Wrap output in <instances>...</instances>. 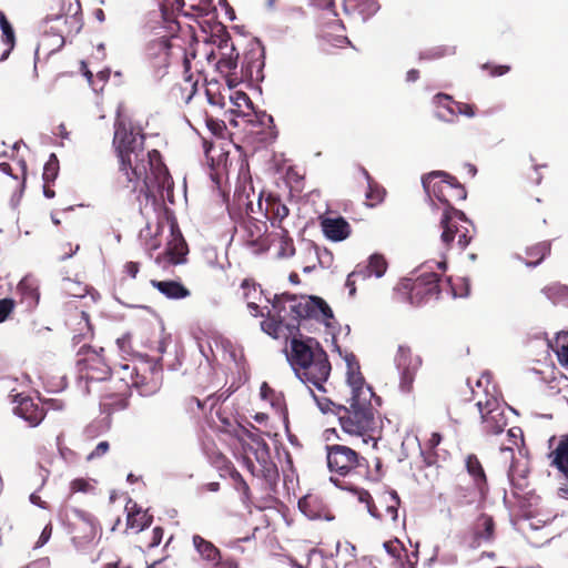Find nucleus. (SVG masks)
Returning <instances> with one entry per match:
<instances>
[{"instance_id": "f257e3e1", "label": "nucleus", "mask_w": 568, "mask_h": 568, "mask_svg": "<svg viewBox=\"0 0 568 568\" xmlns=\"http://www.w3.org/2000/svg\"><path fill=\"white\" fill-rule=\"evenodd\" d=\"M145 134L123 119L114 123L113 145L119 161L115 187L136 194L140 207L153 205L156 193L161 196L172 190L173 181L161 153L153 149L145 152Z\"/></svg>"}, {"instance_id": "f03ea898", "label": "nucleus", "mask_w": 568, "mask_h": 568, "mask_svg": "<svg viewBox=\"0 0 568 568\" xmlns=\"http://www.w3.org/2000/svg\"><path fill=\"white\" fill-rule=\"evenodd\" d=\"M163 33L158 32L144 47V61L155 80H162L175 65L183 68V83H180L178 97L189 103L197 91L199 75L192 73V60L196 58L195 51H189L186 40L180 34L179 21L163 26Z\"/></svg>"}, {"instance_id": "7ed1b4c3", "label": "nucleus", "mask_w": 568, "mask_h": 568, "mask_svg": "<svg viewBox=\"0 0 568 568\" xmlns=\"http://www.w3.org/2000/svg\"><path fill=\"white\" fill-rule=\"evenodd\" d=\"M144 348L154 352L156 356L150 358L145 353L139 364L132 367L129 364L123 365L122 374L119 376L118 392L103 397L104 406L112 410L126 408L131 387L136 388L142 396L153 395L161 388L163 382L162 354L165 352L166 344L161 336H158L153 339L148 338Z\"/></svg>"}, {"instance_id": "20e7f679", "label": "nucleus", "mask_w": 568, "mask_h": 568, "mask_svg": "<svg viewBox=\"0 0 568 568\" xmlns=\"http://www.w3.org/2000/svg\"><path fill=\"white\" fill-rule=\"evenodd\" d=\"M272 307L275 315L264 320L261 323V327L274 338L281 336L284 326L290 331H298L301 321L316 320L327 327L332 326V321H334L332 308L318 296H302L297 298L295 295L284 293L275 295Z\"/></svg>"}, {"instance_id": "39448f33", "label": "nucleus", "mask_w": 568, "mask_h": 568, "mask_svg": "<svg viewBox=\"0 0 568 568\" xmlns=\"http://www.w3.org/2000/svg\"><path fill=\"white\" fill-rule=\"evenodd\" d=\"M287 361L297 378L308 388L326 392L324 384L331 375L332 365L317 339L301 334L298 337L294 336L290 342Z\"/></svg>"}, {"instance_id": "423d86ee", "label": "nucleus", "mask_w": 568, "mask_h": 568, "mask_svg": "<svg viewBox=\"0 0 568 568\" xmlns=\"http://www.w3.org/2000/svg\"><path fill=\"white\" fill-rule=\"evenodd\" d=\"M335 415L343 432L362 437L365 444L373 442V446H377L379 429L371 399H349V406H337Z\"/></svg>"}, {"instance_id": "0eeeda50", "label": "nucleus", "mask_w": 568, "mask_h": 568, "mask_svg": "<svg viewBox=\"0 0 568 568\" xmlns=\"http://www.w3.org/2000/svg\"><path fill=\"white\" fill-rule=\"evenodd\" d=\"M486 383V387L480 393L478 389H473V397L476 399V406L480 413L484 430L488 435L501 434L507 426V417L505 410L498 398L490 394L488 384L490 383L489 376L483 375L477 381V388H480Z\"/></svg>"}, {"instance_id": "6e6552de", "label": "nucleus", "mask_w": 568, "mask_h": 568, "mask_svg": "<svg viewBox=\"0 0 568 568\" xmlns=\"http://www.w3.org/2000/svg\"><path fill=\"white\" fill-rule=\"evenodd\" d=\"M422 183L428 197L445 204V209L454 206V203L467 196L465 186L445 171H432L423 175Z\"/></svg>"}, {"instance_id": "1a4fd4ad", "label": "nucleus", "mask_w": 568, "mask_h": 568, "mask_svg": "<svg viewBox=\"0 0 568 568\" xmlns=\"http://www.w3.org/2000/svg\"><path fill=\"white\" fill-rule=\"evenodd\" d=\"M331 480L341 489H346L356 494L358 500L366 504L367 510L373 517L379 520L397 521L400 499L396 491L383 493L378 497L377 504H375L368 490L358 488L354 485H348L337 478L332 477Z\"/></svg>"}, {"instance_id": "9d476101", "label": "nucleus", "mask_w": 568, "mask_h": 568, "mask_svg": "<svg viewBox=\"0 0 568 568\" xmlns=\"http://www.w3.org/2000/svg\"><path fill=\"white\" fill-rule=\"evenodd\" d=\"M327 467L331 473L339 476L358 474L368 467L367 460L355 449L341 444L326 446Z\"/></svg>"}, {"instance_id": "9b49d317", "label": "nucleus", "mask_w": 568, "mask_h": 568, "mask_svg": "<svg viewBox=\"0 0 568 568\" xmlns=\"http://www.w3.org/2000/svg\"><path fill=\"white\" fill-rule=\"evenodd\" d=\"M465 467L473 480V489L458 486L456 489L458 506L470 505L475 501L470 497L471 494H476L479 500H485L489 494V484L486 471L479 458L475 454L467 455L465 459Z\"/></svg>"}, {"instance_id": "f8f14e48", "label": "nucleus", "mask_w": 568, "mask_h": 568, "mask_svg": "<svg viewBox=\"0 0 568 568\" xmlns=\"http://www.w3.org/2000/svg\"><path fill=\"white\" fill-rule=\"evenodd\" d=\"M244 463L247 470L254 477L263 479L268 489H275L280 474L276 464L271 458L266 443H257L256 448L253 450V457L247 453L244 457Z\"/></svg>"}, {"instance_id": "ddd939ff", "label": "nucleus", "mask_w": 568, "mask_h": 568, "mask_svg": "<svg viewBox=\"0 0 568 568\" xmlns=\"http://www.w3.org/2000/svg\"><path fill=\"white\" fill-rule=\"evenodd\" d=\"M440 276L436 273H425L414 281L404 284L407 290L408 301L412 305L420 306L430 301L438 300L440 290Z\"/></svg>"}, {"instance_id": "4468645a", "label": "nucleus", "mask_w": 568, "mask_h": 568, "mask_svg": "<svg viewBox=\"0 0 568 568\" xmlns=\"http://www.w3.org/2000/svg\"><path fill=\"white\" fill-rule=\"evenodd\" d=\"M397 368L400 371L399 388L402 392L409 393L413 389V384L417 371L422 365L419 356L414 355L412 349L407 346L400 345L395 357Z\"/></svg>"}, {"instance_id": "2eb2a0df", "label": "nucleus", "mask_w": 568, "mask_h": 568, "mask_svg": "<svg viewBox=\"0 0 568 568\" xmlns=\"http://www.w3.org/2000/svg\"><path fill=\"white\" fill-rule=\"evenodd\" d=\"M497 537V526L493 516L481 513L471 524L468 531V545L476 549L493 544Z\"/></svg>"}, {"instance_id": "dca6fc26", "label": "nucleus", "mask_w": 568, "mask_h": 568, "mask_svg": "<svg viewBox=\"0 0 568 568\" xmlns=\"http://www.w3.org/2000/svg\"><path fill=\"white\" fill-rule=\"evenodd\" d=\"M264 48L257 41H250L241 61V78L248 81L263 79Z\"/></svg>"}, {"instance_id": "f3484780", "label": "nucleus", "mask_w": 568, "mask_h": 568, "mask_svg": "<svg viewBox=\"0 0 568 568\" xmlns=\"http://www.w3.org/2000/svg\"><path fill=\"white\" fill-rule=\"evenodd\" d=\"M374 559L378 568H404L408 561V554L403 542L394 538L385 541L382 548L376 550Z\"/></svg>"}, {"instance_id": "a211bd4d", "label": "nucleus", "mask_w": 568, "mask_h": 568, "mask_svg": "<svg viewBox=\"0 0 568 568\" xmlns=\"http://www.w3.org/2000/svg\"><path fill=\"white\" fill-rule=\"evenodd\" d=\"M347 372L346 382L351 387L349 399H362L363 402L372 399L373 390L366 384L364 376L361 373V366L356 356L351 354L346 356Z\"/></svg>"}, {"instance_id": "6ab92c4d", "label": "nucleus", "mask_w": 568, "mask_h": 568, "mask_svg": "<svg viewBox=\"0 0 568 568\" xmlns=\"http://www.w3.org/2000/svg\"><path fill=\"white\" fill-rule=\"evenodd\" d=\"M465 224L471 225V222L466 217L463 211L457 210L454 206L444 209L440 219V226L443 229L440 239L445 246H453L457 233L463 229V226H465Z\"/></svg>"}, {"instance_id": "aec40b11", "label": "nucleus", "mask_w": 568, "mask_h": 568, "mask_svg": "<svg viewBox=\"0 0 568 568\" xmlns=\"http://www.w3.org/2000/svg\"><path fill=\"white\" fill-rule=\"evenodd\" d=\"M217 50L220 58L216 61V69L221 73L236 75L240 53L236 50L234 43L232 42L231 36L227 32H224L222 36L219 37Z\"/></svg>"}, {"instance_id": "412c9836", "label": "nucleus", "mask_w": 568, "mask_h": 568, "mask_svg": "<svg viewBox=\"0 0 568 568\" xmlns=\"http://www.w3.org/2000/svg\"><path fill=\"white\" fill-rule=\"evenodd\" d=\"M298 509L311 520L332 521L335 519L329 506L316 494H307L302 497L298 500Z\"/></svg>"}, {"instance_id": "4be33fe9", "label": "nucleus", "mask_w": 568, "mask_h": 568, "mask_svg": "<svg viewBox=\"0 0 568 568\" xmlns=\"http://www.w3.org/2000/svg\"><path fill=\"white\" fill-rule=\"evenodd\" d=\"M82 372L83 377L87 381L99 382L109 379V383L112 384L111 388L118 389L119 387V376H114L104 359L98 355H93L92 357H89L84 361V367Z\"/></svg>"}, {"instance_id": "5701e85b", "label": "nucleus", "mask_w": 568, "mask_h": 568, "mask_svg": "<svg viewBox=\"0 0 568 568\" xmlns=\"http://www.w3.org/2000/svg\"><path fill=\"white\" fill-rule=\"evenodd\" d=\"M234 202L240 210L245 211L247 219H258L257 215L264 216L263 193L255 194L253 187H250L248 191L245 187L236 190Z\"/></svg>"}, {"instance_id": "b1692460", "label": "nucleus", "mask_w": 568, "mask_h": 568, "mask_svg": "<svg viewBox=\"0 0 568 568\" xmlns=\"http://www.w3.org/2000/svg\"><path fill=\"white\" fill-rule=\"evenodd\" d=\"M18 405L14 407V413L23 418L31 427L38 426L45 417V408L42 403L36 402L29 396H16Z\"/></svg>"}, {"instance_id": "393cba45", "label": "nucleus", "mask_w": 568, "mask_h": 568, "mask_svg": "<svg viewBox=\"0 0 568 568\" xmlns=\"http://www.w3.org/2000/svg\"><path fill=\"white\" fill-rule=\"evenodd\" d=\"M158 336H161L160 334H156L154 331L150 328H142L139 334V342L134 341L133 335L131 333H125L121 337L116 339V344L119 348L128 354V355H138L141 358L145 356L143 354L142 349L146 351L144 348L145 343L148 342V338L153 339Z\"/></svg>"}, {"instance_id": "a878e982", "label": "nucleus", "mask_w": 568, "mask_h": 568, "mask_svg": "<svg viewBox=\"0 0 568 568\" xmlns=\"http://www.w3.org/2000/svg\"><path fill=\"white\" fill-rule=\"evenodd\" d=\"M242 229L243 239L247 245L263 251L268 248L264 240V234L267 231L265 222L260 219H246L242 224Z\"/></svg>"}, {"instance_id": "bb28decb", "label": "nucleus", "mask_w": 568, "mask_h": 568, "mask_svg": "<svg viewBox=\"0 0 568 568\" xmlns=\"http://www.w3.org/2000/svg\"><path fill=\"white\" fill-rule=\"evenodd\" d=\"M187 244L176 226L171 227V239L166 244L164 256L170 264L176 265L185 261Z\"/></svg>"}, {"instance_id": "cd10ccee", "label": "nucleus", "mask_w": 568, "mask_h": 568, "mask_svg": "<svg viewBox=\"0 0 568 568\" xmlns=\"http://www.w3.org/2000/svg\"><path fill=\"white\" fill-rule=\"evenodd\" d=\"M126 511V528L133 529L136 532L148 528L152 521L153 516L148 510L142 509L133 499L129 498L125 505Z\"/></svg>"}, {"instance_id": "c85d7f7f", "label": "nucleus", "mask_w": 568, "mask_h": 568, "mask_svg": "<svg viewBox=\"0 0 568 568\" xmlns=\"http://www.w3.org/2000/svg\"><path fill=\"white\" fill-rule=\"evenodd\" d=\"M290 213L288 207L281 201L277 195L268 194L265 197L264 217L271 221V225L276 227H285L283 222Z\"/></svg>"}, {"instance_id": "c756f323", "label": "nucleus", "mask_w": 568, "mask_h": 568, "mask_svg": "<svg viewBox=\"0 0 568 568\" xmlns=\"http://www.w3.org/2000/svg\"><path fill=\"white\" fill-rule=\"evenodd\" d=\"M321 227L325 236L334 242L347 239L351 234V225L342 217H324Z\"/></svg>"}, {"instance_id": "7c9ffc66", "label": "nucleus", "mask_w": 568, "mask_h": 568, "mask_svg": "<svg viewBox=\"0 0 568 568\" xmlns=\"http://www.w3.org/2000/svg\"><path fill=\"white\" fill-rule=\"evenodd\" d=\"M278 231H274L272 236V243L277 247V257L288 258L295 254L294 241L290 236L286 227H276Z\"/></svg>"}, {"instance_id": "2f4dec72", "label": "nucleus", "mask_w": 568, "mask_h": 568, "mask_svg": "<svg viewBox=\"0 0 568 568\" xmlns=\"http://www.w3.org/2000/svg\"><path fill=\"white\" fill-rule=\"evenodd\" d=\"M151 285L168 298L180 300L190 295V291L176 281L151 280Z\"/></svg>"}, {"instance_id": "473e14b6", "label": "nucleus", "mask_w": 568, "mask_h": 568, "mask_svg": "<svg viewBox=\"0 0 568 568\" xmlns=\"http://www.w3.org/2000/svg\"><path fill=\"white\" fill-rule=\"evenodd\" d=\"M521 213L528 220L546 223V206L540 197H527L521 202Z\"/></svg>"}, {"instance_id": "72a5a7b5", "label": "nucleus", "mask_w": 568, "mask_h": 568, "mask_svg": "<svg viewBox=\"0 0 568 568\" xmlns=\"http://www.w3.org/2000/svg\"><path fill=\"white\" fill-rule=\"evenodd\" d=\"M192 541L200 557L207 564L212 565L215 560L220 559L222 555L220 549L210 540L200 535H194Z\"/></svg>"}, {"instance_id": "f704fd0d", "label": "nucleus", "mask_w": 568, "mask_h": 568, "mask_svg": "<svg viewBox=\"0 0 568 568\" xmlns=\"http://www.w3.org/2000/svg\"><path fill=\"white\" fill-rule=\"evenodd\" d=\"M362 172L367 181V191L365 193L366 204L374 207L384 201L386 191L371 176L366 169L363 168Z\"/></svg>"}, {"instance_id": "c9c22d12", "label": "nucleus", "mask_w": 568, "mask_h": 568, "mask_svg": "<svg viewBox=\"0 0 568 568\" xmlns=\"http://www.w3.org/2000/svg\"><path fill=\"white\" fill-rule=\"evenodd\" d=\"M550 242H539L527 247L524 261L528 266H536L544 261V258L550 253Z\"/></svg>"}, {"instance_id": "e433bc0d", "label": "nucleus", "mask_w": 568, "mask_h": 568, "mask_svg": "<svg viewBox=\"0 0 568 568\" xmlns=\"http://www.w3.org/2000/svg\"><path fill=\"white\" fill-rule=\"evenodd\" d=\"M550 456H552L551 465L556 466L568 478V434L560 439Z\"/></svg>"}, {"instance_id": "4c0bfd02", "label": "nucleus", "mask_w": 568, "mask_h": 568, "mask_svg": "<svg viewBox=\"0 0 568 568\" xmlns=\"http://www.w3.org/2000/svg\"><path fill=\"white\" fill-rule=\"evenodd\" d=\"M372 275L366 264L359 263L355 266L354 271L347 275L345 286L348 288V295L351 297L356 294V284L358 282H365Z\"/></svg>"}, {"instance_id": "58836bf2", "label": "nucleus", "mask_w": 568, "mask_h": 568, "mask_svg": "<svg viewBox=\"0 0 568 568\" xmlns=\"http://www.w3.org/2000/svg\"><path fill=\"white\" fill-rule=\"evenodd\" d=\"M184 7V0H161L160 10L163 26L171 24V21H178V13Z\"/></svg>"}, {"instance_id": "ea45409f", "label": "nucleus", "mask_w": 568, "mask_h": 568, "mask_svg": "<svg viewBox=\"0 0 568 568\" xmlns=\"http://www.w3.org/2000/svg\"><path fill=\"white\" fill-rule=\"evenodd\" d=\"M74 320L77 321L78 333L72 336V341L74 344H80L81 342L91 339L93 336V329L89 320V315L85 312H80L75 315Z\"/></svg>"}, {"instance_id": "a19ab883", "label": "nucleus", "mask_w": 568, "mask_h": 568, "mask_svg": "<svg viewBox=\"0 0 568 568\" xmlns=\"http://www.w3.org/2000/svg\"><path fill=\"white\" fill-rule=\"evenodd\" d=\"M18 291L29 307L36 306L39 302V291L32 280L24 277L18 284Z\"/></svg>"}, {"instance_id": "79ce46f5", "label": "nucleus", "mask_w": 568, "mask_h": 568, "mask_svg": "<svg viewBox=\"0 0 568 568\" xmlns=\"http://www.w3.org/2000/svg\"><path fill=\"white\" fill-rule=\"evenodd\" d=\"M366 266L371 271L372 275L382 277L387 271L388 263L383 254L374 253L369 256Z\"/></svg>"}, {"instance_id": "37998d69", "label": "nucleus", "mask_w": 568, "mask_h": 568, "mask_svg": "<svg viewBox=\"0 0 568 568\" xmlns=\"http://www.w3.org/2000/svg\"><path fill=\"white\" fill-rule=\"evenodd\" d=\"M16 43V37L12 26L1 29L0 44H4V51L0 53V60H6Z\"/></svg>"}, {"instance_id": "c03bdc74", "label": "nucleus", "mask_w": 568, "mask_h": 568, "mask_svg": "<svg viewBox=\"0 0 568 568\" xmlns=\"http://www.w3.org/2000/svg\"><path fill=\"white\" fill-rule=\"evenodd\" d=\"M59 170H60L59 160H58L57 155L54 153H52L43 168V174H42L43 182H45V183L54 182V180L57 179V176L59 174Z\"/></svg>"}, {"instance_id": "a18cd8bd", "label": "nucleus", "mask_w": 568, "mask_h": 568, "mask_svg": "<svg viewBox=\"0 0 568 568\" xmlns=\"http://www.w3.org/2000/svg\"><path fill=\"white\" fill-rule=\"evenodd\" d=\"M355 10L363 17V19H368L373 14H375L379 8L378 3L375 0H355Z\"/></svg>"}, {"instance_id": "49530a36", "label": "nucleus", "mask_w": 568, "mask_h": 568, "mask_svg": "<svg viewBox=\"0 0 568 568\" xmlns=\"http://www.w3.org/2000/svg\"><path fill=\"white\" fill-rule=\"evenodd\" d=\"M542 292L548 298L556 301L568 295V286L560 283H551L545 286Z\"/></svg>"}, {"instance_id": "de8ad7c7", "label": "nucleus", "mask_w": 568, "mask_h": 568, "mask_svg": "<svg viewBox=\"0 0 568 568\" xmlns=\"http://www.w3.org/2000/svg\"><path fill=\"white\" fill-rule=\"evenodd\" d=\"M63 292L73 297H84L88 293L87 286L79 282L67 278L63 282Z\"/></svg>"}, {"instance_id": "09e8293b", "label": "nucleus", "mask_w": 568, "mask_h": 568, "mask_svg": "<svg viewBox=\"0 0 568 568\" xmlns=\"http://www.w3.org/2000/svg\"><path fill=\"white\" fill-rule=\"evenodd\" d=\"M456 103H457V101H454L450 95L445 94V93H437L434 97V104L437 108L445 109L449 113V115H452V116L456 115V110H455V108H456L455 104Z\"/></svg>"}, {"instance_id": "8fccbe9b", "label": "nucleus", "mask_w": 568, "mask_h": 568, "mask_svg": "<svg viewBox=\"0 0 568 568\" xmlns=\"http://www.w3.org/2000/svg\"><path fill=\"white\" fill-rule=\"evenodd\" d=\"M230 477L234 480L236 490L241 491L246 499L251 497V489L242 475L234 468L230 469Z\"/></svg>"}, {"instance_id": "3c124183", "label": "nucleus", "mask_w": 568, "mask_h": 568, "mask_svg": "<svg viewBox=\"0 0 568 568\" xmlns=\"http://www.w3.org/2000/svg\"><path fill=\"white\" fill-rule=\"evenodd\" d=\"M206 126L210 130V132L217 136L223 138L225 131H226V124L223 120L214 119L212 116H207L205 120Z\"/></svg>"}, {"instance_id": "603ef678", "label": "nucleus", "mask_w": 568, "mask_h": 568, "mask_svg": "<svg viewBox=\"0 0 568 568\" xmlns=\"http://www.w3.org/2000/svg\"><path fill=\"white\" fill-rule=\"evenodd\" d=\"M311 393L313 394V397L318 406V408L323 412V413H328V412H332L335 414V410L337 409V406L336 404H334L329 398H327L326 396L324 395H316L314 392H313V387L310 388Z\"/></svg>"}, {"instance_id": "864d4df0", "label": "nucleus", "mask_w": 568, "mask_h": 568, "mask_svg": "<svg viewBox=\"0 0 568 568\" xmlns=\"http://www.w3.org/2000/svg\"><path fill=\"white\" fill-rule=\"evenodd\" d=\"M471 225L465 224L456 235V245L459 250H465L471 241L470 227Z\"/></svg>"}, {"instance_id": "5fc2aeb1", "label": "nucleus", "mask_w": 568, "mask_h": 568, "mask_svg": "<svg viewBox=\"0 0 568 568\" xmlns=\"http://www.w3.org/2000/svg\"><path fill=\"white\" fill-rule=\"evenodd\" d=\"M16 302L12 298L0 300V323L6 322L13 312Z\"/></svg>"}, {"instance_id": "6e6d98bb", "label": "nucleus", "mask_w": 568, "mask_h": 568, "mask_svg": "<svg viewBox=\"0 0 568 568\" xmlns=\"http://www.w3.org/2000/svg\"><path fill=\"white\" fill-rule=\"evenodd\" d=\"M110 450V444L106 440L100 442L95 448L85 457L87 462L99 459L108 454Z\"/></svg>"}, {"instance_id": "4d7b16f0", "label": "nucleus", "mask_w": 568, "mask_h": 568, "mask_svg": "<svg viewBox=\"0 0 568 568\" xmlns=\"http://www.w3.org/2000/svg\"><path fill=\"white\" fill-rule=\"evenodd\" d=\"M92 488L91 484L84 478H75L70 483L71 493H88Z\"/></svg>"}, {"instance_id": "13d9d810", "label": "nucleus", "mask_w": 568, "mask_h": 568, "mask_svg": "<svg viewBox=\"0 0 568 568\" xmlns=\"http://www.w3.org/2000/svg\"><path fill=\"white\" fill-rule=\"evenodd\" d=\"M481 69L488 71L489 75H491V77H500L510 71L509 65H503V64L496 65V64H491V63H484L481 65Z\"/></svg>"}, {"instance_id": "bf43d9fd", "label": "nucleus", "mask_w": 568, "mask_h": 568, "mask_svg": "<svg viewBox=\"0 0 568 568\" xmlns=\"http://www.w3.org/2000/svg\"><path fill=\"white\" fill-rule=\"evenodd\" d=\"M213 568H240L237 560L233 557L220 556L219 560H215L212 565Z\"/></svg>"}, {"instance_id": "052dcab7", "label": "nucleus", "mask_w": 568, "mask_h": 568, "mask_svg": "<svg viewBox=\"0 0 568 568\" xmlns=\"http://www.w3.org/2000/svg\"><path fill=\"white\" fill-rule=\"evenodd\" d=\"M455 110H456V115L457 114H463V115H466V116H474L476 114V106L473 105V104H468V103H463V102H457L455 104Z\"/></svg>"}, {"instance_id": "680f3d73", "label": "nucleus", "mask_w": 568, "mask_h": 568, "mask_svg": "<svg viewBox=\"0 0 568 568\" xmlns=\"http://www.w3.org/2000/svg\"><path fill=\"white\" fill-rule=\"evenodd\" d=\"M508 437L513 442V445L518 447L521 443H524V434L521 428L519 427H513L508 429L507 433Z\"/></svg>"}, {"instance_id": "e2e57ef3", "label": "nucleus", "mask_w": 568, "mask_h": 568, "mask_svg": "<svg viewBox=\"0 0 568 568\" xmlns=\"http://www.w3.org/2000/svg\"><path fill=\"white\" fill-rule=\"evenodd\" d=\"M52 529L53 528H52L51 523H49L44 526L38 541L36 542V548H40L49 541V539L51 538V535H52Z\"/></svg>"}, {"instance_id": "0e129e2a", "label": "nucleus", "mask_w": 568, "mask_h": 568, "mask_svg": "<svg viewBox=\"0 0 568 568\" xmlns=\"http://www.w3.org/2000/svg\"><path fill=\"white\" fill-rule=\"evenodd\" d=\"M214 464L219 469L226 470L229 474L230 469H234L232 463L222 454L216 456Z\"/></svg>"}, {"instance_id": "69168bd1", "label": "nucleus", "mask_w": 568, "mask_h": 568, "mask_svg": "<svg viewBox=\"0 0 568 568\" xmlns=\"http://www.w3.org/2000/svg\"><path fill=\"white\" fill-rule=\"evenodd\" d=\"M527 179L532 184H536V185L540 184V182L542 180V175L539 172L538 165H531V168L529 169V172L527 173Z\"/></svg>"}, {"instance_id": "338daca9", "label": "nucleus", "mask_w": 568, "mask_h": 568, "mask_svg": "<svg viewBox=\"0 0 568 568\" xmlns=\"http://www.w3.org/2000/svg\"><path fill=\"white\" fill-rule=\"evenodd\" d=\"M124 273L131 277V278H135L139 271H140V263L138 262H133V261H130V262H126L124 264Z\"/></svg>"}, {"instance_id": "774afa93", "label": "nucleus", "mask_w": 568, "mask_h": 568, "mask_svg": "<svg viewBox=\"0 0 568 568\" xmlns=\"http://www.w3.org/2000/svg\"><path fill=\"white\" fill-rule=\"evenodd\" d=\"M556 354L559 363L562 366L568 367V345L558 346V348L556 349Z\"/></svg>"}]
</instances>
